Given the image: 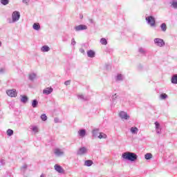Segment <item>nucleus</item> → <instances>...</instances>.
<instances>
[{"label": "nucleus", "instance_id": "58836bf2", "mask_svg": "<svg viewBox=\"0 0 177 177\" xmlns=\"http://www.w3.org/2000/svg\"><path fill=\"white\" fill-rule=\"evenodd\" d=\"M156 133H158V135H160L161 128L160 129H156Z\"/></svg>", "mask_w": 177, "mask_h": 177}, {"label": "nucleus", "instance_id": "9b49d317", "mask_svg": "<svg viewBox=\"0 0 177 177\" xmlns=\"http://www.w3.org/2000/svg\"><path fill=\"white\" fill-rule=\"evenodd\" d=\"M53 92L52 87H47L43 90L44 95H50Z\"/></svg>", "mask_w": 177, "mask_h": 177}, {"label": "nucleus", "instance_id": "f03ea898", "mask_svg": "<svg viewBox=\"0 0 177 177\" xmlns=\"http://www.w3.org/2000/svg\"><path fill=\"white\" fill-rule=\"evenodd\" d=\"M20 20V12L14 11L12 14V19H8V23L10 24H13V23H16Z\"/></svg>", "mask_w": 177, "mask_h": 177}, {"label": "nucleus", "instance_id": "412c9836", "mask_svg": "<svg viewBox=\"0 0 177 177\" xmlns=\"http://www.w3.org/2000/svg\"><path fill=\"white\" fill-rule=\"evenodd\" d=\"M37 106H38V100H33L32 102V107H33V109H35Z\"/></svg>", "mask_w": 177, "mask_h": 177}, {"label": "nucleus", "instance_id": "aec40b11", "mask_svg": "<svg viewBox=\"0 0 177 177\" xmlns=\"http://www.w3.org/2000/svg\"><path fill=\"white\" fill-rule=\"evenodd\" d=\"M33 29L36 30V31H39V30L41 29V26L39 25V24H34Z\"/></svg>", "mask_w": 177, "mask_h": 177}, {"label": "nucleus", "instance_id": "b1692460", "mask_svg": "<svg viewBox=\"0 0 177 177\" xmlns=\"http://www.w3.org/2000/svg\"><path fill=\"white\" fill-rule=\"evenodd\" d=\"M171 84H177V75H174L172 76Z\"/></svg>", "mask_w": 177, "mask_h": 177}, {"label": "nucleus", "instance_id": "c03bdc74", "mask_svg": "<svg viewBox=\"0 0 177 177\" xmlns=\"http://www.w3.org/2000/svg\"><path fill=\"white\" fill-rule=\"evenodd\" d=\"M88 21L91 23V24H93V23H95V21H93L92 19H88Z\"/></svg>", "mask_w": 177, "mask_h": 177}, {"label": "nucleus", "instance_id": "72a5a7b5", "mask_svg": "<svg viewBox=\"0 0 177 177\" xmlns=\"http://www.w3.org/2000/svg\"><path fill=\"white\" fill-rule=\"evenodd\" d=\"M32 131L35 132V133H37L38 132V127L37 126H33L32 127Z\"/></svg>", "mask_w": 177, "mask_h": 177}, {"label": "nucleus", "instance_id": "7ed1b4c3", "mask_svg": "<svg viewBox=\"0 0 177 177\" xmlns=\"http://www.w3.org/2000/svg\"><path fill=\"white\" fill-rule=\"evenodd\" d=\"M145 20L147 24H149L151 27H154L156 26V19L153 16L147 17Z\"/></svg>", "mask_w": 177, "mask_h": 177}, {"label": "nucleus", "instance_id": "ddd939ff", "mask_svg": "<svg viewBox=\"0 0 177 177\" xmlns=\"http://www.w3.org/2000/svg\"><path fill=\"white\" fill-rule=\"evenodd\" d=\"M139 129H138V127H133L130 129V132L133 134V135H138V132Z\"/></svg>", "mask_w": 177, "mask_h": 177}, {"label": "nucleus", "instance_id": "6e6552de", "mask_svg": "<svg viewBox=\"0 0 177 177\" xmlns=\"http://www.w3.org/2000/svg\"><path fill=\"white\" fill-rule=\"evenodd\" d=\"M119 117L122 120H129V115H128V113H127V112L123 111H122L119 113Z\"/></svg>", "mask_w": 177, "mask_h": 177}, {"label": "nucleus", "instance_id": "09e8293b", "mask_svg": "<svg viewBox=\"0 0 177 177\" xmlns=\"http://www.w3.org/2000/svg\"><path fill=\"white\" fill-rule=\"evenodd\" d=\"M1 45H2V42L0 41V46H1Z\"/></svg>", "mask_w": 177, "mask_h": 177}, {"label": "nucleus", "instance_id": "7c9ffc66", "mask_svg": "<svg viewBox=\"0 0 177 177\" xmlns=\"http://www.w3.org/2000/svg\"><path fill=\"white\" fill-rule=\"evenodd\" d=\"M7 135L8 136H12V135H13V130L8 129L7 130Z\"/></svg>", "mask_w": 177, "mask_h": 177}, {"label": "nucleus", "instance_id": "1a4fd4ad", "mask_svg": "<svg viewBox=\"0 0 177 177\" xmlns=\"http://www.w3.org/2000/svg\"><path fill=\"white\" fill-rule=\"evenodd\" d=\"M54 169H55V171L57 172H58L59 174H64V169H63V167H62V166H60L59 165H55L54 166Z\"/></svg>", "mask_w": 177, "mask_h": 177}, {"label": "nucleus", "instance_id": "ea45409f", "mask_svg": "<svg viewBox=\"0 0 177 177\" xmlns=\"http://www.w3.org/2000/svg\"><path fill=\"white\" fill-rule=\"evenodd\" d=\"M27 165H24L23 166H22V167H21V171H24V170L25 169H27Z\"/></svg>", "mask_w": 177, "mask_h": 177}, {"label": "nucleus", "instance_id": "a878e982", "mask_svg": "<svg viewBox=\"0 0 177 177\" xmlns=\"http://www.w3.org/2000/svg\"><path fill=\"white\" fill-rule=\"evenodd\" d=\"M152 157H153V155L150 153H148L145 156V160H150Z\"/></svg>", "mask_w": 177, "mask_h": 177}, {"label": "nucleus", "instance_id": "a18cd8bd", "mask_svg": "<svg viewBox=\"0 0 177 177\" xmlns=\"http://www.w3.org/2000/svg\"><path fill=\"white\" fill-rule=\"evenodd\" d=\"M0 162H1V165H5V160L3 159L1 160Z\"/></svg>", "mask_w": 177, "mask_h": 177}, {"label": "nucleus", "instance_id": "bb28decb", "mask_svg": "<svg viewBox=\"0 0 177 177\" xmlns=\"http://www.w3.org/2000/svg\"><path fill=\"white\" fill-rule=\"evenodd\" d=\"M171 6L174 8V9H177V1L175 0H173L171 1Z\"/></svg>", "mask_w": 177, "mask_h": 177}, {"label": "nucleus", "instance_id": "c756f323", "mask_svg": "<svg viewBox=\"0 0 177 177\" xmlns=\"http://www.w3.org/2000/svg\"><path fill=\"white\" fill-rule=\"evenodd\" d=\"M41 119L42 120V121H46V120H48V117L45 113H43L41 115Z\"/></svg>", "mask_w": 177, "mask_h": 177}, {"label": "nucleus", "instance_id": "423d86ee", "mask_svg": "<svg viewBox=\"0 0 177 177\" xmlns=\"http://www.w3.org/2000/svg\"><path fill=\"white\" fill-rule=\"evenodd\" d=\"M6 93L10 97H16V96H17V92H16V89L15 88L7 90Z\"/></svg>", "mask_w": 177, "mask_h": 177}, {"label": "nucleus", "instance_id": "2eb2a0df", "mask_svg": "<svg viewBox=\"0 0 177 177\" xmlns=\"http://www.w3.org/2000/svg\"><path fill=\"white\" fill-rule=\"evenodd\" d=\"M99 129H95L92 131L93 138H97V136H99Z\"/></svg>", "mask_w": 177, "mask_h": 177}, {"label": "nucleus", "instance_id": "20e7f679", "mask_svg": "<svg viewBox=\"0 0 177 177\" xmlns=\"http://www.w3.org/2000/svg\"><path fill=\"white\" fill-rule=\"evenodd\" d=\"M154 44L159 46L160 48H162V46H165V41L162 39L160 38H156L153 40Z\"/></svg>", "mask_w": 177, "mask_h": 177}, {"label": "nucleus", "instance_id": "4468645a", "mask_svg": "<svg viewBox=\"0 0 177 177\" xmlns=\"http://www.w3.org/2000/svg\"><path fill=\"white\" fill-rule=\"evenodd\" d=\"M21 103H27L28 102V97L27 95H21Z\"/></svg>", "mask_w": 177, "mask_h": 177}, {"label": "nucleus", "instance_id": "f3484780", "mask_svg": "<svg viewBox=\"0 0 177 177\" xmlns=\"http://www.w3.org/2000/svg\"><path fill=\"white\" fill-rule=\"evenodd\" d=\"M41 52H49L50 50V48L48 46H43L41 48Z\"/></svg>", "mask_w": 177, "mask_h": 177}, {"label": "nucleus", "instance_id": "f8f14e48", "mask_svg": "<svg viewBox=\"0 0 177 177\" xmlns=\"http://www.w3.org/2000/svg\"><path fill=\"white\" fill-rule=\"evenodd\" d=\"M78 136H80V138H85L86 135V130L85 129H80L78 131Z\"/></svg>", "mask_w": 177, "mask_h": 177}, {"label": "nucleus", "instance_id": "2f4dec72", "mask_svg": "<svg viewBox=\"0 0 177 177\" xmlns=\"http://www.w3.org/2000/svg\"><path fill=\"white\" fill-rule=\"evenodd\" d=\"M138 51L140 53H142L143 55H145V53H146V50H145V48L140 47L139 49H138Z\"/></svg>", "mask_w": 177, "mask_h": 177}, {"label": "nucleus", "instance_id": "0eeeda50", "mask_svg": "<svg viewBox=\"0 0 177 177\" xmlns=\"http://www.w3.org/2000/svg\"><path fill=\"white\" fill-rule=\"evenodd\" d=\"M88 153V149L86 147H83L79 149V150L77 151V156H84Z\"/></svg>", "mask_w": 177, "mask_h": 177}, {"label": "nucleus", "instance_id": "dca6fc26", "mask_svg": "<svg viewBox=\"0 0 177 177\" xmlns=\"http://www.w3.org/2000/svg\"><path fill=\"white\" fill-rule=\"evenodd\" d=\"M87 56L88 57H95V51L92 50H89L88 51H87Z\"/></svg>", "mask_w": 177, "mask_h": 177}, {"label": "nucleus", "instance_id": "4c0bfd02", "mask_svg": "<svg viewBox=\"0 0 177 177\" xmlns=\"http://www.w3.org/2000/svg\"><path fill=\"white\" fill-rule=\"evenodd\" d=\"M23 3L26 4L28 6V3H30V0H22Z\"/></svg>", "mask_w": 177, "mask_h": 177}, {"label": "nucleus", "instance_id": "4be33fe9", "mask_svg": "<svg viewBox=\"0 0 177 177\" xmlns=\"http://www.w3.org/2000/svg\"><path fill=\"white\" fill-rule=\"evenodd\" d=\"M168 98V95L165 94V93H162L160 95V100H165V99Z\"/></svg>", "mask_w": 177, "mask_h": 177}, {"label": "nucleus", "instance_id": "39448f33", "mask_svg": "<svg viewBox=\"0 0 177 177\" xmlns=\"http://www.w3.org/2000/svg\"><path fill=\"white\" fill-rule=\"evenodd\" d=\"M54 154L56 157H63L64 156V151L59 148H56L54 149Z\"/></svg>", "mask_w": 177, "mask_h": 177}, {"label": "nucleus", "instance_id": "e433bc0d", "mask_svg": "<svg viewBox=\"0 0 177 177\" xmlns=\"http://www.w3.org/2000/svg\"><path fill=\"white\" fill-rule=\"evenodd\" d=\"M118 98V95L117 94H114L112 95V100H115Z\"/></svg>", "mask_w": 177, "mask_h": 177}, {"label": "nucleus", "instance_id": "49530a36", "mask_svg": "<svg viewBox=\"0 0 177 177\" xmlns=\"http://www.w3.org/2000/svg\"><path fill=\"white\" fill-rule=\"evenodd\" d=\"M54 121H55V123L59 122V118H55L54 119Z\"/></svg>", "mask_w": 177, "mask_h": 177}, {"label": "nucleus", "instance_id": "de8ad7c7", "mask_svg": "<svg viewBox=\"0 0 177 177\" xmlns=\"http://www.w3.org/2000/svg\"><path fill=\"white\" fill-rule=\"evenodd\" d=\"M81 53H85V50L84 48L80 49Z\"/></svg>", "mask_w": 177, "mask_h": 177}, {"label": "nucleus", "instance_id": "c85d7f7f", "mask_svg": "<svg viewBox=\"0 0 177 177\" xmlns=\"http://www.w3.org/2000/svg\"><path fill=\"white\" fill-rule=\"evenodd\" d=\"M78 99H80L81 100H88V98L84 97V95L80 94L77 95Z\"/></svg>", "mask_w": 177, "mask_h": 177}, {"label": "nucleus", "instance_id": "393cba45", "mask_svg": "<svg viewBox=\"0 0 177 177\" xmlns=\"http://www.w3.org/2000/svg\"><path fill=\"white\" fill-rule=\"evenodd\" d=\"M160 28H161L162 31H163L164 32H165V31H167V24H165V23L162 24L160 26Z\"/></svg>", "mask_w": 177, "mask_h": 177}, {"label": "nucleus", "instance_id": "6ab92c4d", "mask_svg": "<svg viewBox=\"0 0 177 177\" xmlns=\"http://www.w3.org/2000/svg\"><path fill=\"white\" fill-rule=\"evenodd\" d=\"M37 78V74L35 73H30L29 74V80L30 81H34Z\"/></svg>", "mask_w": 177, "mask_h": 177}, {"label": "nucleus", "instance_id": "a211bd4d", "mask_svg": "<svg viewBox=\"0 0 177 177\" xmlns=\"http://www.w3.org/2000/svg\"><path fill=\"white\" fill-rule=\"evenodd\" d=\"M93 164V161L91 160H87L84 162V165L86 167H91V165Z\"/></svg>", "mask_w": 177, "mask_h": 177}, {"label": "nucleus", "instance_id": "5701e85b", "mask_svg": "<svg viewBox=\"0 0 177 177\" xmlns=\"http://www.w3.org/2000/svg\"><path fill=\"white\" fill-rule=\"evenodd\" d=\"M98 139H106L107 138V135L104 133H100V135L97 136Z\"/></svg>", "mask_w": 177, "mask_h": 177}, {"label": "nucleus", "instance_id": "a19ab883", "mask_svg": "<svg viewBox=\"0 0 177 177\" xmlns=\"http://www.w3.org/2000/svg\"><path fill=\"white\" fill-rule=\"evenodd\" d=\"M70 84H71V80H67L64 82V84L65 85H70Z\"/></svg>", "mask_w": 177, "mask_h": 177}, {"label": "nucleus", "instance_id": "f704fd0d", "mask_svg": "<svg viewBox=\"0 0 177 177\" xmlns=\"http://www.w3.org/2000/svg\"><path fill=\"white\" fill-rule=\"evenodd\" d=\"M1 3L2 5H8L9 3V0H1Z\"/></svg>", "mask_w": 177, "mask_h": 177}, {"label": "nucleus", "instance_id": "c9c22d12", "mask_svg": "<svg viewBox=\"0 0 177 177\" xmlns=\"http://www.w3.org/2000/svg\"><path fill=\"white\" fill-rule=\"evenodd\" d=\"M155 128L156 129H160L161 128L158 122H155Z\"/></svg>", "mask_w": 177, "mask_h": 177}, {"label": "nucleus", "instance_id": "79ce46f5", "mask_svg": "<svg viewBox=\"0 0 177 177\" xmlns=\"http://www.w3.org/2000/svg\"><path fill=\"white\" fill-rule=\"evenodd\" d=\"M76 42H75V39H71V45H73L74 46V45H75Z\"/></svg>", "mask_w": 177, "mask_h": 177}, {"label": "nucleus", "instance_id": "473e14b6", "mask_svg": "<svg viewBox=\"0 0 177 177\" xmlns=\"http://www.w3.org/2000/svg\"><path fill=\"white\" fill-rule=\"evenodd\" d=\"M116 81H122V75H118L116 77Z\"/></svg>", "mask_w": 177, "mask_h": 177}, {"label": "nucleus", "instance_id": "cd10ccee", "mask_svg": "<svg viewBox=\"0 0 177 177\" xmlns=\"http://www.w3.org/2000/svg\"><path fill=\"white\" fill-rule=\"evenodd\" d=\"M100 43L102 44V45H107V39H106L105 38H102L100 39Z\"/></svg>", "mask_w": 177, "mask_h": 177}, {"label": "nucleus", "instance_id": "37998d69", "mask_svg": "<svg viewBox=\"0 0 177 177\" xmlns=\"http://www.w3.org/2000/svg\"><path fill=\"white\" fill-rule=\"evenodd\" d=\"M3 73H5V68H0V74H3Z\"/></svg>", "mask_w": 177, "mask_h": 177}, {"label": "nucleus", "instance_id": "f257e3e1", "mask_svg": "<svg viewBox=\"0 0 177 177\" xmlns=\"http://www.w3.org/2000/svg\"><path fill=\"white\" fill-rule=\"evenodd\" d=\"M123 160H128V161H136L138 160V155L133 152L127 151L122 154Z\"/></svg>", "mask_w": 177, "mask_h": 177}, {"label": "nucleus", "instance_id": "9d476101", "mask_svg": "<svg viewBox=\"0 0 177 177\" xmlns=\"http://www.w3.org/2000/svg\"><path fill=\"white\" fill-rule=\"evenodd\" d=\"M75 31H82L84 30H88L86 25H79L75 27Z\"/></svg>", "mask_w": 177, "mask_h": 177}]
</instances>
